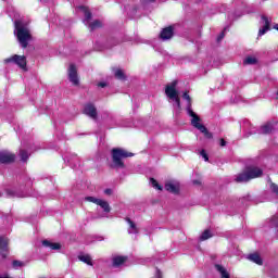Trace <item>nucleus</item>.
I'll use <instances>...</instances> for the list:
<instances>
[{"mask_svg": "<svg viewBox=\"0 0 278 278\" xmlns=\"http://www.w3.org/2000/svg\"><path fill=\"white\" fill-rule=\"evenodd\" d=\"M14 25V34L18 40V43L23 49H27V45H29V40H31V33L29 31V28L21 21H15Z\"/></svg>", "mask_w": 278, "mask_h": 278, "instance_id": "obj_1", "label": "nucleus"}, {"mask_svg": "<svg viewBox=\"0 0 278 278\" xmlns=\"http://www.w3.org/2000/svg\"><path fill=\"white\" fill-rule=\"evenodd\" d=\"M187 114L191 118L192 127L199 129V131H201V134H204L206 138H212V135L210 134V131H207V128L203 124H201V117H199V115H197V113L192 111V104L187 105Z\"/></svg>", "mask_w": 278, "mask_h": 278, "instance_id": "obj_2", "label": "nucleus"}, {"mask_svg": "<svg viewBox=\"0 0 278 278\" xmlns=\"http://www.w3.org/2000/svg\"><path fill=\"white\" fill-rule=\"evenodd\" d=\"M262 173L260 167H249L245 172L237 175L235 181H237V184H245L247 181H251V179L262 177Z\"/></svg>", "mask_w": 278, "mask_h": 278, "instance_id": "obj_3", "label": "nucleus"}, {"mask_svg": "<svg viewBox=\"0 0 278 278\" xmlns=\"http://www.w3.org/2000/svg\"><path fill=\"white\" fill-rule=\"evenodd\" d=\"M112 157L115 168H125L124 157H134V153L127 152L125 149L115 148L112 150Z\"/></svg>", "mask_w": 278, "mask_h": 278, "instance_id": "obj_4", "label": "nucleus"}, {"mask_svg": "<svg viewBox=\"0 0 278 278\" xmlns=\"http://www.w3.org/2000/svg\"><path fill=\"white\" fill-rule=\"evenodd\" d=\"M77 11L81 12V14H85V20L83 21V23H84V25L89 27V29L93 30V29H99V27H101L102 23L99 20H96L92 23H90V20L92 18V13H90L88 8L78 7Z\"/></svg>", "mask_w": 278, "mask_h": 278, "instance_id": "obj_5", "label": "nucleus"}, {"mask_svg": "<svg viewBox=\"0 0 278 278\" xmlns=\"http://www.w3.org/2000/svg\"><path fill=\"white\" fill-rule=\"evenodd\" d=\"M177 80H174L172 84L167 85L165 88V94L169 98L170 101L176 103L178 110L181 109V101L179 100V92H177Z\"/></svg>", "mask_w": 278, "mask_h": 278, "instance_id": "obj_6", "label": "nucleus"}, {"mask_svg": "<svg viewBox=\"0 0 278 278\" xmlns=\"http://www.w3.org/2000/svg\"><path fill=\"white\" fill-rule=\"evenodd\" d=\"M5 64H16L17 66H20V68H23V71H26L27 68V59L25 58V55H18V54H14L11 58H8L4 60Z\"/></svg>", "mask_w": 278, "mask_h": 278, "instance_id": "obj_7", "label": "nucleus"}, {"mask_svg": "<svg viewBox=\"0 0 278 278\" xmlns=\"http://www.w3.org/2000/svg\"><path fill=\"white\" fill-rule=\"evenodd\" d=\"M85 201H89V203H94L96 205H99V207H101V210H103L105 214H110V212L112 211V207H110V203H108V201L105 200L97 199L94 197H86Z\"/></svg>", "mask_w": 278, "mask_h": 278, "instance_id": "obj_8", "label": "nucleus"}, {"mask_svg": "<svg viewBox=\"0 0 278 278\" xmlns=\"http://www.w3.org/2000/svg\"><path fill=\"white\" fill-rule=\"evenodd\" d=\"M68 79L74 86H79V77L77 76L75 64H71L68 67Z\"/></svg>", "mask_w": 278, "mask_h": 278, "instance_id": "obj_9", "label": "nucleus"}, {"mask_svg": "<svg viewBox=\"0 0 278 278\" xmlns=\"http://www.w3.org/2000/svg\"><path fill=\"white\" fill-rule=\"evenodd\" d=\"M16 160V155L10 151H1L0 152V162L1 164H12Z\"/></svg>", "mask_w": 278, "mask_h": 278, "instance_id": "obj_10", "label": "nucleus"}, {"mask_svg": "<svg viewBox=\"0 0 278 278\" xmlns=\"http://www.w3.org/2000/svg\"><path fill=\"white\" fill-rule=\"evenodd\" d=\"M84 114L89 116V118H97V108L92 103H88L84 108Z\"/></svg>", "mask_w": 278, "mask_h": 278, "instance_id": "obj_11", "label": "nucleus"}, {"mask_svg": "<svg viewBox=\"0 0 278 278\" xmlns=\"http://www.w3.org/2000/svg\"><path fill=\"white\" fill-rule=\"evenodd\" d=\"M165 190H167V192H172V194H178L179 193V181H168L165 185Z\"/></svg>", "mask_w": 278, "mask_h": 278, "instance_id": "obj_12", "label": "nucleus"}, {"mask_svg": "<svg viewBox=\"0 0 278 278\" xmlns=\"http://www.w3.org/2000/svg\"><path fill=\"white\" fill-rule=\"evenodd\" d=\"M263 27L258 30V36H264L270 29V20L266 15H262Z\"/></svg>", "mask_w": 278, "mask_h": 278, "instance_id": "obj_13", "label": "nucleus"}, {"mask_svg": "<svg viewBox=\"0 0 278 278\" xmlns=\"http://www.w3.org/2000/svg\"><path fill=\"white\" fill-rule=\"evenodd\" d=\"M0 253L2 257H8V238L0 237Z\"/></svg>", "mask_w": 278, "mask_h": 278, "instance_id": "obj_14", "label": "nucleus"}, {"mask_svg": "<svg viewBox=\"0 0 278 278\" xmlns=\"http://www.w3.org/2000/svg\"><path fill=\"white\" fill-rule=\"evenodd\" d=\"M161 40H170L173 38V26L164 28L160 34Z\"/></svg>", "mask_w": 278, "mask_h": 278, "instance_id": "obj_15", "label": "nucleus"}, {"mask_svg": "<svg viewBox=\"0 0 278 278\" xmlns=\"http://www.w3.org/2000/svg\"><path fill=\"white\" fill-rule=\"evenodd\" d=\"M273 131V124L268 123L263 126L258 130H252L250 134H270Z\"/></svg>", "mask_w": 278, "mask_h": 278, "instance_id": "obj_16", "label": "nucleus"}, {"mask_svg": "<svg viewBox=\"0 0 278 278\" xmlns=\"http://www.w3.org/2000/svg\"><path fill=\"white\" fill-rule=\"evenodd\" d=\"M42 244L45 247H47L48 249H51L52 251H60V249H62V245L60 243H53V242L48 241V240H43Z\"/></svg>", "mask_w": 278, "mask_h": 278, "instance_id": "obj_17", "label": "nucleus"}, {"mask_svg": "<svg viewBox=\"0 0 278 278\" xmlns=\"http://www.w3.org/2000/svg\"><path fill=\"white\" fill-rule=\"evenodd\" d=\"M126 223L128 224V233H138V226H136V223H134L130 218H126Z\"/></svg>", "mask_w": 278, "mask_h": 278, "instance_id": "obj_18", "label": "nucleus"}, {"mask_svg": "<svg viewBox=\"0 0 278 278\" xmlns=\"http://www.w3.org/2000/svg\"><path fill=\"white\" fill-rule=\"evenodd\" d=\"M78 260L79 262H84V264H87V266H92V257L90 256V254H79L78 255Z\"/></svg>", "mask_w": 278, "mask_h": 278, "instance_id": "obj_19", "label": "nucleus"}, {"mask_svg": "<svg viewBox=\"0 0 278 278\" xmlns=\"http://www.w3.org/2000/svg\"><path fill=\"white\" fill-rule=\"evenodd\" d=\"M215 269L217 270V273H219L222 278H230L229 271H227V269L223 265L216 264Z\"/></svg>", "mask_w": 278, "mask_h": 278, "instance_id": "obj_20", "label": "nucleus"}, {"mask_svg": "<svg viewBox=\"0 0 278 278\" xmlns=\"http://www.w3.org/2000/svg\"><path fill=\"white\" fill-rule=\"evenodd\" d=\"M248 260H250V262H253L254 264H257L258 266H262V256H260V254L257 253L250 254L248 256Z\"/></svg>", "mask_w": 278, "mask_h": 278, "instance_id": "obj_21", "label": "nucleus"}, {"mask_svg": "<svg viewBox=\"0 0 278 278\" xmlns=\"http://www.w3.org/2000/svg\"><path fill=\"white\" fill-rule=\"evenodd\" d=\"M0 197H9V198H12V197H25L23 194H18L16 193L14 190L12 189H7L4 190V193H1L0 192Z\"/></svg>", "mask_w": 278, "mask_h": 278, "instance_id": "obj_22", "label": "nucleus"}, {"mask_svg": "<svg viewBox=\"0 0 278 278\" xmlns=\"http://www.w3.org/2000/svg\"><path fill=\"white\" fill-rule=\"evenodd\" d=\"M124 262H127V258L125 256H115L113 258V266L115 267L123 266Z\"/></svg>", "mask_w": 278, "mask_h": 278, "instance_id": "obj_23", "label": "nucleus"}, {"mask_svg": "<svg viewBox=\"0 0 278 278\" xmlns=\"http://www.w3.org/2000/svg\"><path fill=\"white\" fill-rule=\"evenodd\" d=\"M212 231L206 229L202 232V235L200 236V240L201 242L205 241V240H210V238H212Z\"/></svg>", "mask_w": 278, "mask_h": 278, "instance_id": "obj_24", "label": "nucleus"}, {"mask_svg": "<svg viewBox=\"0 0 278 278\" xmlns=\"http://www.w3.org/2000/svg\"><path fill=\"white\" fill-rule=\"evenodd\" d=\"M23 266H25V262H22V261L12 262V268H14L15 270H18V268H23Z\"/></svg>", "mask_w": 278, "mask_h": 278, "instance_id": "obj_25", "label": "nucleus"}, {"mask_svg": "<svg viewBox=\"0 0 278 278\" xmlns=\"http://www.w3.org/2000/svg\"><path fill=\"white\" fill-rule=\"evenodd\" d=\"M63 160L64 162H67L70 166H73V162H79V157H77V155H73L72 159L64 156Z\"/></svg>", "mask_w": 278, "mask_h": 278, "instance_id": "obj_26", "label": "nucleus"}, {"mask_svg": "<svg viewBox=\"0 0 278 278\" xmlns=\"http://www.w3.org/2000/svg\"><path fill=\"white\" fill-rule=\"evenodd\" d=\"M20 157L22 162H27V160H29V154L25 150H20Z\"/></svg>", "mask_w": 278, "mask_h": 278, "instance_id": "obj_27", "label": "nucleus"}, {"mask_svg": "<svg viewBox=\"0 0 278 278\" xmlns=\"http://www.w3.org/2000/svg\"><path fill=\"white\" fill-rule=\"evenodd\" d=\"M114 75H115L116 79H125V74L123 73V70H121V68H116L114 71Z\"/></svg>", "mask_w": 278, "mask_h": 278, "instance_id": "obj_28", "label": "nucleus"}, {"mask_svg": "<svg viewBox=\"0 0 278 278\" xmlns=\"http://www.w3.org/2000/svg\"><path fill=\"white\" fill-rule=\"evenodd\" d=\"M244 64H257V59L255 56H248L243 61Z\"/></svg>", "mask_w": 278, "mask_h": 278, "instance_id": "obj_29", "label": "nucleus"}, {"mask_svg": "<svg viewBox=\"0 0 278 278\" xmlns=\"http://www.w3.org/2000/svg\"><path fill=\"white\" fill-rule=\"evenodd\" d=\"M278 226V215H274L269 219V227H277Z\"/></svg>", "mask_w": 278, "mask_h": 278, "instance_id": "obj_30", "label": "nucleus"}, {"mask_svg": "<svg viewBox=\"0 0 278 278\" xmlns=\"http://www.w3.org/2000/svg\"><path fill=\"white\" fill-rule=\"evenodd\" d=\"M155 0H141V5L143 10L149 9V7L154 2Z\"/></svg>", "mask_w": 278, "mask_h": 278, "instance_id": "obj_31", "label": "nucleus"}, {"mask_svg": "<svg viewBox=\"0 0 278 278\" xmlns=\"http://www.w3.org/2000/svg\"><path fill=\"white\" fill-rule=\"evenodd\" d=\"M150 184H151L152 188H155L156 190H162V187L160 186L157 180H155L154 178L150 179Z\"/></svg>", "mask_w": 278, "mask_h": 278, "instance_id": "obj_32", "label": "nucleus"}, {"mask_svg": "<svg viewBox=\"0 0 278 278\" xmlns=\"http://www.w3.org/2000/svg\"><path fill=\"white\" fill-rule=\"evenodd\" d=\"M182 99H185V101H188L187 105H192V103L190 102V94H188V92H185L182 94Z\"/></svg>", "mask_w": 278, "mask_h": 278, "instance_id": "obj_33", "label": "nucleus"}, {"mask_svg": "<svg viewBox=\"0 0 278 278\" xmlns=\"http://www.w3.org/2000/svg\"><path fill=\"white\" fill-rule=\"evenodd\" d=\"M200 155L203 157L204 162H208L210 157H207L205 150H201Z\"/></svg>", "mask_w": 278, "mask_h": 278, "instance_id": "obj_34", "label": "nucleus"}, {"mask_svg": "<svg viewBox=\"0 0 278 278\" xmlns=\"http://www.w3.org/2000/svg\"><path fill=\"white\" fill-rule=\"evenodd\" d=\"M270 190L274 192V194H278V186L275 184H270Z\"/></svg>", "mask_w": 278, "mask_h": 278, "instance_id": "obj_35", "label": "nucleus"}, {"mask_svg": "<svg viewBox=\"0 0 278 278\" xmlns=\"http://www.w3.org/2000/svg\"><path fill=\"white\" fill-rule=\"evenodd\" d=\"M225 38V33H222L218 37H217V42H220V40H223Z\"/></svg>", "mask_w": 278, "mask_h": 278, "instance_id": "obj_36", "label": "nucleus"}, {"mask_svg": "<svg viewBox=\"0 0 278 278\" xmlns=\"http://www.w3.org/2000/svg\"><path fill=\"white\" fill-rule=\"evenodd\" d=\"M98 86H99V88H105V86H108V84H105V83H99Z\"/></svg>", "mask_w": 278, "mask_h": 278, "instance_id": "obj_37", "label": "nucleus"}, {"mask_svg": "<svg viewBox=\"0 0 278 278\" xmlns=\"http://www.w3.org/2000/svg\"><path fill=\"white\" fill-rule=\"evenodd\" d=\"M104 194H108V195L112 194V189H105Z\"/></svg>", "mask_w": 278, "mask_h": 278, "instance_id": "obj_38", "label": "nucleus"}, {"mask_svg": "<svg viewBox=\"0 0 278 278\" xmlns=\"http://www.w3.org/2000/svg\"><path fill=\"white\" fill-rule=\"evenodd\" d=\"M227 144V142L225 141V139H220V147H225Z\"/></svg>", "mask_w": 278, "mask_h": 278, "instance_id": "obj_39", "label": "nucleus"}, {"mask_svg": "<svg viewBox=\"0 0 278 278\" xmlns=\"http://www.w3.org/2000/svg\"><path fill=\"white\" fill-rule=\"evenodd\" d=\"M27 188L31 186V178H29L28 182H26Z\"/></svg>", "mask_w": 278, "mask_h": 278, "instance_id": "obj_40", "label": "nucleus"}, {"mask_svg": "<svg viewBox=\"0 0 278 278\" xmlns=\"http://www.w3.org/2000/svg\"><path fill=\"white\" fill-rule=\"evenodd\" d=\"M156 277L162 278V273L160 270L156 271Z\"/></svg>", "mask_w": 278, "mask_h": 278, "instance_id": "obj_41", "label": "nucleus"}, {"mask_svg": "<svg viewBox=\"0 0 278 278\" xmlns=\"http://www.w3.org/2000/svg\"><path fill=\"white\" fill-rule=\"evenodd\" d=\"M274 29H277V31H278V24L274 26Z\"/></svg>", "mask_w": 278, "mask_h": 278, "instance_id": "obj_42", "label": "nucleus"}, {"mask_svg": "<svg viewBox=\"0 0 278 278\" xmlns=\"http://www.w3.org/2000/svg\"><path fill=\"white\" fill-rule=\"evenodd\" d=\"M193 184H199V181L194 180Z\"/></svg>", "mask_w": 278, "mask_h": 278, "instance_id": "obj_43", "label": "nucleus"}]
</instances>
